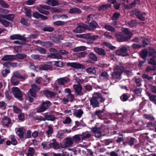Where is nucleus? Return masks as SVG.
I'll return each mask as SVG.
<instances>
[{
  "label": "nucleus",
  "mask_w": 156,
  "mask_h": 156,
  "mask_svg": "<svg viewBox=\"0 0 156 156\" xmlns=\"http://www.w3.org/2000/svg\"><path fill=\"white\" fill-rule=\"evenodd\" d=\"M105 98L102 97L101 94L99 93H94L92 98L90 100V105L95 108L99 106V101L103 102L105 101Z\"/></svg>",
  "instance_id": "f257e3e1"
},
{
  "label": "nucleus",
  "mask_w": 156,
  "mask_h": 156,
  "mask_svg": "<svg viewBox=\"0 0 156 156\" xmlns=\"http://www.w3.org/2000/svg\"><path fill=\"white\" fill-rule=\"evenodd\" d=\"M122 32L126 35V37H125L124 35L121 33H118L115 34V36L118 41L121 42L127 41L130 39L132 36V33L128 30L127 28H122L121 29Z\"/></svg>",
  "instance_id": "f03ea898"
},
{
  "label": "nucleus",
  "mask_w": 156,
  "mask_h": 156,
  "mask_svg": "<svg viewBox=\"0 0 156 156\" xmlns=\"http://www.w3.org/2000/svg\"><path fill=\"white\" fill-rule=\"evenodd\" d=\"M77 27L72 30V32L75 34L81 33L85 31L86 29H88L91 31L92 29L88 28V26L87 25L82 23L77 24Z\"/></svg>",
  "instance_id": "7ed1b4c3"
},
{
  "label": "nucleus",
  "mask_w": 156,
  "mask_h": 156,
  "mask_svg": "<svg viewBox=\"0 0 156 156\" xmlns=\"http://www.w3.org/2000/svg\"><path fill=\"white\" fill-rule=\"evenodd\" d=\"M129 47L128 46H122L120 49L116 50L115 53L116 55L123 56L128 55L127 52Z\"/></svg>",
  "instance_id": "20e7f679"
},
{
  "label": "nucleus",
  "mask_w": 156,
  "mask_h": 156,
  "mask_svg": "<svg viewBox=\"0 0 156 156\" xmlns=\"http://www.w3.org/2000/svg\"><path fill=\"white\" fill-rule=\"evenodd\" d=\"M51 105V103L49 101L44 102L41 106L39 108L37 109V112H43L47 109Z\"/></svg>",
  "instance_id": "39448f33"
},
{
  "label": "nucleus",
  "mask_w": 156,
  "mask_h": 156,
  "mask_svg": "<svg viewBox=\"0 0 156 156\" xmlns=\"http://www.w3.org/2000/svg\"><path fill=\"white\" fill-rule=\"evenodd\" d=\"M122 73L121 69L119 66H116L114 69V71L112 76V78L118 79L120 77Z\"/></svg>",
  "instance_id": "423d86ee"
},
{
  "label": "nucleus",
  "mask_w": 156,
  "mask_h": 156,
  "mask_svg": "<svg viewBox=\"0 0 156 156\" xmlns=\"http://www.w3.org/2000/svg\"><path fill=\"white\" fill-rule=\"evenodd\" d=\"M122 73L121 69L119 66H116L114 69V71L112 76V78L118 79L120 77Z\"/></svg>",
  "instance_id": "0eeeda50"
},
{
  "label": "nucleus",
  "mask_w": 156,
  "mask_h": 156,
  "mask_svg": "<svg viewBox=\"0 0 156 156\" xmlns=\"http://www.w3.org/2000/svg\"><path fill=\"white\" fill-rule=\"evenodd\" d=\"M66 65L76 69H84L85 68L84 65L77 62H68Z\"/></svg>",
  "instance_id": "6e6552de"
},
{
  "label": "nucleus",
  "mask_w": 156,
  "mask_h": 156,
  "mask_svg": "<svg viewBox=\"0 0 156 156\" xmlns=\"http://www.w3.org/2000/svg\"><path fill=\"white\" fill-rule=\"evenodd\" d=\"M73 87L75 92L77 95L82 96L83 94V93L82 91V87L80 84H74Z\"/></svg>",
  "instance_id": "1a4fd4ad"
},
{
  "label": "nucleus",
  "mask_w": 156,
  "mask_h": 156,
  "mask_svg": "<svg viewBox=\"0 0 156 156\" xmlns=\"http://www.w3.org/2000/svg\"><path fill=\"white\" fill-rule=\"evenodd\" d=\"M135 15L141 21H144L147 18L146 13L140 12L138 10L136 11Z\"/></svg>",
  "instance_id": "9d476101"
},
{
  "label": "nucleus",
  "mask_w": 156,
  "mask_h": 156,
  "mask_svg": "<svg viewBox=\"0 0 156 156\" xmlns=\"http://www.w3.org/2000/svg\"><path fill=\"white\" fill-rule=\"evenodd\" d=\"M12 92L16 98H20L22 96L21 91L18 87H13L12 88Z\"/></svg>",
  "instance_id": "9b49d317"
},
{
  "label": "nucleus",
  "mask_w": 156,
  "mask_h": 156,
  "mask_svg": "<svg viewBox=\"0 0 156 156\" xmlns=\"http://www.w3.org/2000/svg\"><path fill=\"white\" fill-rule=\"evenodd\" d=\"M15 56L13 55H6L1 59L3 61H12L16 59Z\"/></svg>",
  "instance_id": "f8f14e48"
},
{
  "label": "nucleus",
  "mask_w": 156,
  "mask_h": 156,
  "mask_svg": "<svg viewBox=\"0 0 156 156\" xmlns=\"http://www.w3.org/2000/svg\"><path fill=\"white\" fill-rule=\"evenodd\" d=\"M58 83L59 85H63L69 81V79L67 77H62L58 79Z\"/></svg>",
  "instance_id": "ddd939ff"
},
{
  "label": "nucleus",
  "mask_w": 156,
  "mask_h": 156,
  "mask_svg": "<svg viewBox=\"0 0 156 156\" xmlns=\"http://www.w3.org/2000/svg\"><path fill=\"white\" fill-rule=\"evenodd\" d=\"M49 147L50 148H53L55 149L59 148L58 144L55 139H53L50 140Z\"/></svg>",
  "instance_id": "4468645a"
},
{
  "label": "nucleus",
  "mask_w": 156,
  "mask_h": 156,
  "mask_svg": "<svg viewBox=\"0 0 156 156\" xmlns=\"http://www.w3.org/2000/svg\"><path fill=\"white\" fill-rule=\"evenodd\" d=\"M1 123L4 127H6L9 126V124H11V122L9 119L5 117L2 118Z\"/></svg>",
  "instance_id": "2eb2a0df"
},
{
  "label": "nucleus",
  "mask_w": 156,
  "mask_h": 156,
  "mask_svg": "<svg viewBox=\"0 0 156 156\" xmlns=\"http://www.w3.org/2000/svg\"><path fill=\"white\" fill-rule=\"evenodd\" d=\"M73 142L71 137H67L66 139V141L64 144V147H67L72 146Z\"/></svg>",
  "instance_id": "dca6fc26"
},
{
  "label": "nucleus",
  "mask_w": 156,
  "mask_h": 156,
  "mask_svg": "<svg viewBox=\"0 0 156 156\" xmlns=\"http://www.w3.org/2000/svg\"><path fill=\"white\" fill-rule=\"evenodd\" d=\"M83 114V111L81 109L75 110L73 113V115L78 118H80Z\"/></svg>",
  "instance_id": "f3484780"
},
{
  "label": "nucleus",
  "mask_w": 156,
  "mask_h": 156,
  "mask_svg": "<svg viewBox=\"0 0 156 156\" xmlns=\"http://www.w3.org/2000/svg\"><path fill=\"white\" fill-rule=\"evenodd\" d=\"M46 4L52 6H55L58 5V1L57 0H45Z\"/></svg>",
  "instance_id": "a211bd4d"
},
{
  "label": "nucleus",
  "mask_w": 156,
  "mask_h": 156,
  "mask_svg": "<svg viewBox=\"0 0 156 156\" xmlns=\"http://www.w3.org/2000/svg\"><path fill=\"white\" fill-rule=\"evenodd\" d=\"M94 51L98 54L101 55H104L105 54V52L104 50L97 47L94 48Z\"/></svg>",
  "instance_id": "6ab92c4d"
},
{
  "label": "nucleus",
  "mask_w": 156,
  "mask_h": 156,
  "mask_svg": "<svg viewBox=\"0 0 156 156\" xmlns=\"http://www.w3.org/2000/svg\"><path fill=\"white\" fill-rule=\"evenodd\" d=\"M86 72L90 74L96 75L97 73L96 68L95 67H89L86 69Z\"/></svg>",
  "instance_id": "aec40b11"
},
{
  "label": "nucleus",
  "mask_w": 156,
  "mask_h": 156,
  "mask_svg": "<svg viewBox=\"0 0 156 156\" xmlns=\"http://www.w3.org/2000/svg\"><path fill=\"white\" fill-rule=\"evenodd\" d=\"M44 94L47 97L51 98H53L55 97V94L54 92L49 90H46L44 91Z\"/></svg>",
  "instance_id": "412c9836"
},
{
  "label": "nucleus",
  "mask_w": 156,
  "mask_h": 156,
  "mask_svg": "<svg viewBox=\"0 0 156 156\" xmlns=\"http://www.w3.org/2000/svg\"><path fill=\"white\" fill-rule=\"evenodd\" d=\"M92 131L95 134V137L99 138L101 136H97L96 135L97 133L101 134L102 133V131L100 127H94L92 129Z\"/></svg>",
  "instance_id": "4be33fe9"
},
{
  "label": "nucleus",
  "mask_w": 156,
  "mask_h": 156,
  "mask_svg": "<svg viewBox=\"0 0 156 156\" xmlns=\"http://www.w3.org/2000/svg\"><path fill=\"white\" fill-rule=\"evenodd\" d=\"M10 38L12 40H22L23 39V37L19 34H14L10 36Z\"/></svg>",
  "instance_id": "5701e85b"
},
{
  "label": "nucleus",
  "mask_w": 156,
  "mask_h": 156,
  "mask_svg": "<svg viewBox=\"0 0 156 156\" xmlns=\"http://www.w3.org/2000/svg\"><path fill=\"white\" fill-rule=\"evenodd\" d=\"M52 68V66L49 65L45 64L39 67V69L40 70H47L51 69Z\"/></svg>",
  "instance_id": "b1692460"
},
{
  "label": "nucleus",
  "mask_w": 156,
  "mask_h": 156,
  "mask_svg": "<svg viewBox=\"0 0 156 156\" xmlns=\"http://www.w3.org/2000/svg\"><path fill=\"white\" fill-rule=\"evenodd\" d=\"M81 137L80 134L76 135L73 136L72 140L73 142L79 143L81 140Z\"/></svg>",
  "instance_id": "393cba45"
},
{
  "label": "nucleus",
  "mask_w": 156,
  "mask_h": 156,
  "mask_svg": "<svg viewBox=\"0 0 156 156\" xmlns=\"http://www.w3.org/2000/svg\"><path fill=\"white\" fill-rule=\"evenodd\" d=\"M37 9L40 13L45 15H48L49 13L48 11L45 10L41 6H40V7H37Z\"/></svg>",
  "instance_id": "a878e982"
},
{
  "label": "nucleus",
  "mask_w": 156,
  "mask_h": 156,
  "mask_svg": "<svg viewBox=\"0 0 156 156\" xmlns=\"http://www.w3.org/2000/svg\"><path fill=\"white\" fill-rule=\"evenodd\" d=\"M38 44L43 46H47L48 45L51 46L53 44L49 42H44L38 40Z\"/></svg>",
  "instance_id": "bb28decb"
},
{
  "label": "nucleus",
  "mask_w": 156,
  "mask_h": 156,
  "mask_svg": "<svg viewBox=\"0 0 156 156\" xmlns=\"http://www.w3.org/2000/svg\"><path fill=\"white\" fill-rule=\"evenodd\" d=\"M143 117L145 119H147L150 121L154 120L155 118L152 114H146L143 115Z\"/></svg>",
  "instance_id": "cd10ccee"
},
{
  "label": "nucleus",
  "mask_w": 156,
  "mask_h": 156,
  "mask_svg": "<svg viewBox=\"0 0 156 156\" xmlns=\"http://www.w3.org/2000/svg\"><path fill=\"white\" fill-rule=\"evenodd\" d=\"M16 133L20 138H22L24 135V129L20 128L18 129Z\"/></svg>",
  "instance_id": "c85d7f7f"
},
{
  "label": "nucleus",
  "mask_w": 156,
  "mask_h": 156,
  "mask_svg": "<svg viewBox=\"0 0 156 156\" xmlns=\"http://www.w3.org/2000/svg\"><path fill=\"white\" fill-rule=\"evenodd\" d=\"M102 44L104 46L112 50H114L116 48L115 47L112 45L111 44L105 41L103 42Z\"/></svg>",
  "instance_id": "c756f323"
},
{
  "label": "nucleus",
  "mask_w": 156,
  "mask_h": 156,
  "mask_svg": "<svg viewBox=\"0 0 156 156\" xmlns=\"http://www.w3.org/2000/svg\"><path fill=\"white\" fill-rule=\"evenodd\" d=\"M81 12V10L77 8L71 9L69 11V13L70 14L80 13Z\"/></svg>",
  "instance_id": "7c9ffc66"
},
{
  "label": "nucleus",
  "mask_w": 156,
  "mask_h": 156,
  "mask_svg": "<svg viewBox=\"0 0 156 156\" xmlns=\"http://www.w3.org/2000/svg\"><path fill=\"white\" fill-rule=\"evenodd\" d=\"M67 23L66 22L58 20L54 22L53 23V24L57 26H63L64 25Z\"/></svg>",
  "instance_id": "2f4dec72"
},
{
  "label": "nucleus",
  "mask_w": 156,
  "mask_h": 156,
  "mask_svg": "<svg viewBox=\"0 0 156 156\" xmlns=\"http://www.w3.org/2000/svg\"><path fill=\"white\" fill-rule=\"evenodd\" d=\"M89 27L88 28L92 29L91 31L93 30V29L95 28L98 26L97 23L94 21H93L90 22L89 23Z\"/></svg>",
  "instance_id": "473e14b6"
},
{
  "label": "nucleus",
  "mask_w": 156,
  "mask_h": 156,
  "mask_svg": "<svg viewBox=\"0 0 156 156\" xmlns=\"http://www.w3.org/2000/svg\"><path fill=\"white\" fill-rule=\"evenodd\" d=\"M105 28L107 30L112 32H115V29L112 26L108 24H106L105 25Z\"/></svg>",
  "instance_id": "72a5a7b5"
},
{
  "label": "nucleus",
  "mask_w": 156,
  "mask_h": 156,
  "mask_svg": "<svg viewBox=\"0 0 156 156\" xmlns=\"http://www.w3.org/2000/svg\"><path fill=\"white\" fill-rule=\"evenodd\" d=\"M86 47L84 46H80L76 47L74 48L73 51L74 52H78L80 51H83L86 50Z\"/></svg>",
  "instance_id": "f704fd0d"
},
{
  "label": "nucleus",
  "mask_w": 156,
  "mask_h": 156,
  "mask_svg": "<svg viewBox=\"0 0 156 156\" xmlns=\"http://www.w3.org/2000/svg\"><path fill=\"white\" fill-rule=\"evenodd\" d=\"M147 54V51L146 49H144L142 50L140 52V55L141 56L142 58L144 59Z\"/></svg>",
  "instance_id": "c9c22d12"
},
{
  "label": "nucleus",
  "mask_w": 156,
  "mask_h": 156,
  "mask_svg": "<svg viewBox=\"0 0 156 156\" xmlns=\"http://www.w3.org/2000/svg\"><path fill=\"white\" fill-rule=\"evenodd\" d=\"M147 94L149 98L150 99V100L153 101L154 103L155 101L156 100V96L151 95V94L149 92H147Z\"/></svg>",
  "instance_id": "e433bc0d"
},
{
  "label": "nucleus",
  "mask_w": 156,
  "mask_h": 156,
  "mask_svg": "<svg viewBox=\"0 0 156 156\" xmlns=\"http://www.w3.org/2000/svg\"><path fill=\"white\" fill-rule=\"evenodd\" d=\"M111 6V4H106L104 5H103L99 8V10L100 11L104 10L107 8L110 7Z\"/></svg>",
  "instance_id": "4c0bfd02"
},
{
  "label": "nucleus",
  "mask_w": 156,
  "mask_h": 156,
  "mask_svg": "<svg viewBox=\"0 0 156 156\" xmlns=\"http://www.w3.org/2000/svg\"><path fill=\"white\" fill-rule=\"evenodd\" d=\"M34 152V149L33 147H30L28 150L27 156H33Z\"/></svg>",
  "instance_id": "58836bf2"
},
{
  "label": "nucleus",
  "mask_w": 156,
  "mask_h": 156,
  "mask_svg": "<svg viewBox=\"0 0 156 156\" xmlns=\"http://www.w3.org/2000/svg\"><path fill=\"white\" fill-rule=\"evenodd\" d=\"M10 137L11 139V144L14 145H16L17 143V142L15 137V136L14 135H10Z\"/></svg>",
  "instance_id": "ea45409f"
},
{
  "label": "nucleus",
  "mask_w": 156,
  "mask_h": 156,
  "mask_svg": "<svg viewBox=\"0 0 156 156\" xmlns=\"http://www.w3.org/2000/svg\"><path fill=\"white\" fill-rule=\"evenodd\" d=\"M80 135L82 140H84L86 138L89 137L91 136L90 133H83Z\"/></svg>",
  "instance_id": "a19ab883"
},
{
  "label": "nucleus",
  "mask_w": 156,
  "mask_h": 156,
  "mask_svg": "<svg viewBox=\"0 0 156 156\" xmlns=\"http://www.w3.org/2000/svg\"><path fill=\"white\" fill-rule=\"evenodd\" d=\"M109 75L108 73L105 72H103L100 74L99 77L102 79H107Z\"/></svg>",
  "instance_id": "79ce46f5"
},
{
  "label": "nucleus",
  "mask_w": 156,
  "mask_h": 156,
  "mask_svg": "<svg viewBox=\"0 0 156 156\" xmlns=\"http://www.w3.org/2000/svg\"><path fill=\"white\" fill-rule=\"evenodd\" d=\"M30 56L32 59L35 60L38 59L39 60H41V59H42V56H40L37 54H32Z\"/></svg>",
  "instance_id": "37998d69"
},
{
  "label": "nucleus",
  "mask_w": 156,
  "mask_h": 156,
  "mask_svg": "<svg viewBox=\"0 0 156 156\" xmlns=\"http://www.w3.org/2000/svg\"><path fill=\"white\" fill-rule=\"evenodd\" d=\"M89 57L90 59L94 61H97V57L95 54L93 53H90L89 55Z\"/></svg>",
  "instance_id": "c03bdc74"
},
{
  "label": "nucleus",
  "mask_w": 156,
  "mask_h": 156,
  "mask_svg": "<svg viewBox=\"0 0 156 156\" xmlns=\"http://www.w3.org/2000/svg\"><path fill=\"white\" fill-rule=\"evenodd\" d=\"M15 58L16 57L18 59H23L27 57V55L24 54H18L16 55Z\"/></svg>",
  "instance_id": "a18cd8bd"
},
{
  "label": "nucleus",
  "mask_w": 156,
  "mask_h": 156,
  "mask_svg": "<svg viewBox=\"0 0 156 156\" xmlns=\"http://www.w3.org/2000/svg\"><path fill=\"white\" fill-rule=\"evenodd\" d=\"M45 117L46 119L48 120L53 121L55 119V117L52 115H46Z\"/></svg>",
  "instance_id": "49530a36"
},
{
  "label": "nucleus",
  "mask_w": 156,
  "mask_h": 156,
  "mask_svg": "<svg viewBox=\"0 0 156 156\" xmlns=\"http://www.w3.org/2000/svg\"><path fill=\"white\" fill-rule=\"evenodd\" d=\"M31 86L32 88L30 90H32L37 91H39L40 90V88L35 84H32Z\"/></svg>",
  "instance_id": "de8ad7c7"
},
{
  "label": "nucleus",
  "mask_w": 156,
  "mask_h": 156,
  "mask_svg": "<svg viewBox=\"0 0 156 156\" xmlns=\"http://www.w3.org/2000/svg\"><path fill=\"white\" fill-rule=\"evenodd\" d=\"M57 137L60 139H62L64 137V133L61 130L58 132L57 135Z\"/></svg>",
  "instance_id": "09e8293b"
},
{
  "label": "nucleus",
  "mask_w": 156,
  "mask_h": 156,
  "mask_svg": "<svg viewBox=\"0 0 156 156\" xmlns=\"http://www.w3.org/2000/svg\"><path fill=\"white\" fill-rule=\"evenodd\" d=\"M58 52L57 53H53V59L56 58L58 59H62V57Z\"/></svg>",
  "instance_id": "8fccbe9b"
},
{
  "label": "nucleus",
  "mask_w": 156,
  "mask_h": 156,
  "mask_svg": "<svg viewBox=\"0 0 156 156\" xmlns=\"http://www.w3.org/2000/svg\"><path fill=\"white\" fill-rule=\"evenodd\" d=\"M149 55L152 56L154 58H156V51L154 49L150 50Z\"/></svg>",
  "instance_id": "3c124183"
},
{
  "label": "nucleus",
  "mask_w": 156,
  "mask_h": 156,
  "mask_svg": "<svg viewBox=\"0 0 156 156\" xmlns=\"http://www.w3.org/2000/svg\"><path fill=\"white\" fill-rule=\"evenodd\" d=\"M71 122V119L69 117H66L65 119L63 121V123L64 124H69Z\"/></svg>",
  "instance_id": "603ef678"
},
{
  "label": "nucleus",
  "mask_w": 156,
  "mask_h": 156,
  "mask_svg": "<svg viewBox=\"0 0 156 156\" xmlns=\"http://www.w3.org/2000/svg\"><path fill=\"white\" fill-rule=\"evenodd\" d=\"M51 10L52 12H61L62 10L59 8L53 7L51 8Z\"/></svg>",
  "instance_id": "864d4df0"
},
{
  "label": "nucleus",
  "mask_w": 156,
  "mask_h": 156,
  "mask_svg": "<svg viewBox=\"0 0 156 156\" xmlns=\"http://www.w3.org/2000/svg\"><path fill=\"white\" fill-rule=\"evenodd\" d=\"M142 77L144 79H147L148 80H151L152 79V77L149 76L145 74H144L142 75Z\"/></svg>",
  "instance_id": "5fc2aeb1"
},
{
  "label": "nucleus",
  "mask_w": 156,
  "mask_h": 156,
  "mask_svg": "<svg viewBox=\"0 0 156 156\" xmlns=\"http://www.w3.org/2000/svg\"><path fill=\"white\" fill-rule=\"evenodd\" d=\"M120 16V14L119 13H115L112 17V20H116Z\"/></svg>",
  "instance_id": "6e6d98bb"
},
{
  "label": "nucleus",
  "mask_w": 156,
  "mask_h": 156,
  "mask_svg": "<svg viewBox=\"0 0 156 156\" xmlns=\"http://www.w3.org/2000/svg\"><path fill=\"white\" fill-rule=\"evenodd\" d=\"M35 0H28L25 2V4L27 5H32L35 2Z\"/></svg>",
  "instance_id": "4d7b16f0"
},
{
  "label": "nucleus",
  "mask_w": 156,
  "mask_h": 156,
  "mask_svg": "<svg viewBox=\"0 0 156 156\" xmlns=\"http://www.w3.org/2000/svg\"><path fill=\"white\" fill-rule=\"evenodd\" d=\"M54 65L57 67H62L63 66V62L61 61H55Z\"/></svg>",
  "instance_id": "13d9d810"
},
{
  "label": "nucleus",
  "mask_w": 156,
  "mask_h": 156,
  "mask_svg": "<svg viewBox=\"0 0 156 156\" xmlns=\"http://www.w3.org/2000/svg\"><path fill=\"white\" fill-rule=\"evenodd\" d=\"M0 20V22H1L2 24L5 27H7L9 25V23L8 21L2 20L1 18Z\"/></svg>",
  "instance_id": "bf43d9fd"
},
{
  "label": "nucleus",
  "mask_w": 156,
  "mask_h": 156,
  "mask_svg": "<svg viewBox=\"0 0 156 156\" xmlns=\"http://www.w3.org/2000/svg\"><path fill=\"white\" fill-rule=\"evenodd\" d=\"M129 25L131 27H133L136 26V25L137 23L135 20H131L129 22Z\"/></svg>",
  "instance_id": "052dcab7"
},
{
  "label": "nucleus",
  "mask_w": 156,
  "mask_h": 156,
  "mask_svg": "<svg viewBox=\"0 0 156 156\" xmlns=\"http://www.w3.org/2000/svg\"><path fill=\"white\" fill-rule=\"evenodd\" d=\"M21 23L27 26H28L30 25V23L26 20L23 18L21 19Z\"/></svg>",
  "instance_id": "680f3d73"
},
{
  "label": "nucleus",
  "mask_w": 156,
  "mask_h": 156,
  "mask_svg": "<svg viewBox=\"0 0 156 156\" xmlns=\"http://www.w3.org/2000/svg\"><path fill=\"white\" fill-rule=\"evenodd\" d=\"M156 124V122H148L147 124V127H154Z\"/></svg>",
  "instance_id": "e2e57ef3"
},
{
  "label": "nucleus",
  "mask_w": 156,
  "mask_h": 156,
  "mask_svg": "<svg viewBox=\"0 0 156 156\" xmlns=\"http://www.w3.org/2000/svg\"><path fill=\"white\" fill-rule=\"evenodd\" d=\"M0 4L4 8H8L9 5L6 3L3 0H0Z\"/></svg>",
  "instance_id": "0e129e2a"
},
{
  "label": "nucleus",
  "mask_w": 156,
  "mask_h": 156,
  "mask_svg": "<svg viewBox=\"0 0 156 156\" xmlns=\"http://www.w3.org/2000/svg\"><path fill=\"white\" fill-rule=\"evenodd\" d=\"M37 50L41 54H45L46 53V50L42 48H39L37 49Z\"/></svg>",
  "instance_id": "69168bd1"
},
{
  "label": "nucleus",
  "mask_w": 156,
  "mask_h": 156,
  "mask_svg": "<svg viewBox=\"0 0 156 156\" xmlns=\"http://www.w3.org/2000/svg\"><path fill=\"white\" fill-rule=\"evenodd\" d=\"M54 30V29L51 27H47L44 28L43 30L44 31L51 32Z\"/></svg>",
  "instance_id": "338daca9"
},
{
  "label": "nucleus",
  "mask_w": 156,
  "mask_h": 156,
  "mask_svg": "<svg viewBox=\"0 0 156 156\" xmlns=\"http://www.w3.org/2000/svg\"><path fill=\"white\" fill-rule=\"evenodd\" d=\"M37 91H34L32 90H30L29 92L30 95L34 97H37L36 94Z\"/></svg>",
  "instance_id": "774afa93"
}]
</instances>
